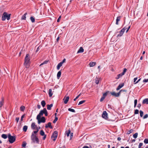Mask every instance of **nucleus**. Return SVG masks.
<instances>
[{"mask_svg":"<svg viewBox=\"0 0 148 148\" xmlns=\"http://www.w3.org/2000/svg\"><path fill=\"white\" fill-rule=\"evenodd\" d=\"M61 16H59L58 18V19H57V22H60V19H61Z\"/></svg>","mask_w":148,"mask_h":148,"instance_id":"obj_52","label":"nucleus"},{"mask_svg":"<svg viewBox=\"0 0 148 148\" xmlns=\"http://www.w3.org/2000/svg\"><path fill=\"white\" fill-rule=\"evenodd\" d=\"M143 143H139L138 145V148H141V147L143 145Z\"/></svg>","mask_w":148,"mask_h":148,"instance_id":"obj_47","label":"nucleus"},{"mask_svg":"<svg viewBox=\"0 0 148 148\" xmlns=\"http://www.w3.org/2000/svg\"><path fill=\"white\" fill-rule=\"evenodd\" d=\"M44 114L45 116H47L48 115V112L46 109L45 108H44L42 110H41L39 114L37 115L38 118L40 116H41L43 115V114Z\"/></svg>","mask_w":148,"mask_h":148,"instance_id":"obj_3","label":"nucleus"},{"mask_svg":"<svg viewBox=\"0 0 148 148\" xmlns=\"http://www.w3.org/2000/svg\"><path fill=\"white\" fill-rule=\"evenodd\" d=\"M123 75H122V74L121 73L117 75V77H116V79H119V78L121 77Z\"/></svg>","mask_w":148,"mask_h":148,"instance_id":"obj_25","label":"nucleus"},{"mask_svg":"<svg viewBox=\"0 0 148 148\" xmlns=\"http://www.w3.org/2000/svg\"><path fill=\"white\" fill-rule=\"evenodd\" d=\"M25 114H23L21 117V121H23V118H24L25 116Z\"/></svg>","mask_w":148,"mask_h":148,"instance_id":"obj_48","label":"nucleus"},{"mask_svg":"<svg viewBox=\"0 0 148 148\" xmlns=\"http://www.w3.org/2000/svg\"><path fill=\"white\" fill-rule=\"evenodd\" d=\"M85 102V100H83V101H80L79 102L78 105H80L82 104H83V103H84Z\"/></svg>","mask_w":148,"mask_h":148,"instance_id":"obj_36","label":"nucleus"},{"mask_svg":"<svg viewBox=\"0 0 148 148\" xmlns=\"http://www.w3.org/2000/svg\"><path fill=\"white\" fill-rule=\"evenodd\" d=\"M62 64H63L61 62H60L59 63L57 66V69L58 70H59L60 69V68L62 66Z\"/></svg>","mask_w":148,"mask_h":148,"instance_id":"obj_16","label":"nucleus"},{"mask_svg":"<svg viewBox=\"0 0 148 148\" xmlns=\"http://www.w3.org/2000/svg\"><path fill=\"white\" fill-rule=\"evenodd\" d=\"M1 137L4 139H6L7 137V135L5 134H4L2 135Z\"/></svg>","mask_w":148,"mask_h":148,"instance_id":"obj_29","label":"nucleus"},{"mask_svg":"<svg viewBox=\"0 0 148 148\" xmlns=\"http://www.w3.org/2000/svg\"><path fill=\"white\" fill-rule=\"evenodd\" d=\"M3 103H4L3 99H2V100L0 102V108L3 105Z\"/></svg>","mask_w":148,"mask_h":148,"instance_id":"obj_28","label":"nucleus"},{"mask_svg":"<svg viewBox=\"0 0 148 148\" xmlns=\"http://www.w3.org/2000/svg\"><path fill=\"white\" fill-rule=\"evenodd\" d=\"M27 14V13H25L21 17V19L22 20H25L26 18V15Z\"/></svg>","mask_w":148,"mask_h":148,"instance_id":"obj_26","label":"nucleus"},{"mask_svg":"<svg viewBox=\"0 0 148 148\" xmlns=\"http://www.w3.org/2000/svg\"><path fill=\"white\" fill-rule=\"evenodd\" d=\"M126 29V28L125 27H124L120 31L119 34L117 35V37H118V36H122Z\"/></svg>","mask_w":148,"mask_h":148,"instance_id":"obj_8","label":"nucleus"},{"mask_svg":"<svg viewBox=\"0 0 148 148\" xmlns=\"http://www.w3.org/2000/svg\"><path fill=\"white\" fill-rule=\"evenodd\" d=\"M61 71H60L57 73V77L58 79H59L61 75Z\"/></svg>","mask_w":148,"mask_h":148,"instance_id":"obj_21","label":"nucleus"},{"mask_svg":"<svg viewBox=\"0 0 148 148\" xmlns=\"http://www.w3.org/2000/svg\"><path fill=\"white\" fill-rule=\"evenodd\" d=\"M148 117V114H145L143 116V119H146Z\"/></svg>","mask_w":148,"mask_h":148,"instance_id":"obj_46","label":"nucleus"},{"mask_svg":"<svg viewBox=\"0 0 148 148\" xmlns=\"http://www.w3.org/2000/svg\"><path fill=\"white\" fill-rule=\"evenodd\" d=\"M31 139L33 143H38L39 140L38 138L36 135L33 133H32L31 136Z\"/></svg>","mask_w":148,"mask_h":148,"instance_id":"obj_2","label":"nucleus"},{"mask_svg":"<svg viewBox=\"0 0 148 148\" xmlns=\"http://www.w3.org/2000/svg\"><path fill=\"white\" fill-rule=\"evenodd\" d=\"M48 62V61H47V60H46L44 62H43V63H42L40 65V66L43 64H46Z\"/></svg>","mask_w":148,"mask_h":148,"instance_id":"obj_34","label":"nucleus"},{"mask_svg":"<svg viewBox=\"0 0 148 148\" xmlns=\"http://www.w3.org/2000/svg\"><path fill=\"white\" fill-rule=\"evenodd\" d=\"M96 64V62H90V67L94 66Z\"/></svg>","mask_w":148,"mask_h":148,"instance_id":"obj_20","label":"nucleus"},{"mask_svg":"<svg viewBox=\"0 0 148 148\" xmlns=\"http://www.w3.org/2000/svg\"><path fill=\"white\" fill-rule=\"evenodd\" d=\"M141 106V104L140 103L139 104H138V107L139 108H140Z\"/></svg>","mask_w":148,"mask_h":148,"instance_id":"obj_63","label":"nucleus"},{"mask_svg":"<svg viewBox=\"0 0 148 148\" xmlns=\"http://www.w3.org/2000/svg\"><path fill=\"white\" fill-rule=\"evenodd\" d=\"M139 112V110H138L136 109L135 110L134 114H138Z\"/></svg>","mask_w":148,"mask_h":148,"instance_id":"obj_43","label":"nucleus"},{"mask_svg":"<svg viewBox=\"0 0 148 148\" xmlns=\"http://www.w3.org/2000/svg\"><path fill=\"white\" fill-rule=\"evenodd\" d=\"M47 109L48 110H51V108L53 106V104H51L50 105H47Z\"/></svg>","mask_w":148,"mask_h":148,"instance_id":"obj_18","label":"nucleus"},{"mask_svg":"<svg viewBox=\"0 0 148 148\" xmlns=\"http://www.w3.org/2000/svg\"><path fill=\"white\" fill-rule=\"evenodd\" d=\"M9 141L11 143H14L16 140V137L15 136H12L10 134H9L8 135Z\"/></svg>","mask_w":148,"mask_h":148,"instance_id":"obj_5","label":"nucleus"},{"mask_svg":"<svg viewBox=\"0 0 148 148\" xmlns=\"http://www.w3.org/2000/svg\"><path fill=\"white\" fill-rule=\"evenodd\" d=\"M10 14H8L6 12H4L2 15V21H5L6 19L8 20H9L10 18Z\"/></svg>","mask_w":148,"mask_h":148,"instance_id":"obj_4","label":"nucleus"},{"mask_svg":"<svg viewBox=\"0 0 148 148\" xmlns=\"http://www.w3.org/2000/svg\"><path fill=\"white\" fill-rule=\"evenodd\" d=\"M142 103L143 104H148V98L144 99L143 100Z\"/></svg>","mask_w":148,"mask_h":148,"instance_id":"obj_15","label":"nucleus"},{"mask_svg":"<svg viewBox=\"0 0 148 148\" xmlns=\"http://www.w3.org/2000/svg\"><path fill=\"white\" fill-rule=\"evenodd\" d=\"M49 95L50 97H51L53 93H52V90L51 89L49 90Z\"/></svg>","mask_w":148,"mask_h":148,"instance_id":"obj_24","label":"nucleus"},{"mask_svg":"<svg viewBox=\"0 0 148 148\" xmlns=\"http://www.w3.org/2000/svg\"><path fill=\"white\" fill-rule=\"evenodd\" d=\"M70 134V139H71L73 137V133H71Z\"/></svg>","mask_w":148,"mask_h":148,"instance_id":"obj_51","label":"nucleus"},{"mask_svg":"<svg viewBox=\"0 0 148 148\" xmlns=\"http://www.w3.org/2000/svg\"><path fill=\"white\" fill-rule=\"evenodd\" d=\"M107 93H105L103 94V96L104 97H105L107 96Z\"/></svg>","mask_w":148,"mask_h":148,"instance_id":"obj_54","label":"nucleus"},{"mask_svg":"<svg viewBox=\"0 0 148 148\" xmlns=\"http://www.w3.org/2000/svg\"><path fill=\"white\" fill-rule=\"evenodd\" d=\"M81 95V93H80L79 95H78L76 97L77 98H78Z\"/></svg>","mask_w":148,"mask_h":148,"instance_id":"obj_61","label":"nucleus"},{"mask_svg":"<svg viewBox=\"0 0 148 148\" xmlns=\"http://www.w3.org/2000/svg\"><path fill=\"white\" fill-rule=\"evenodd\" d=\"M41 118V116L38 118V115L36 117V119L38 121V123L40 124L41 123H45V119L44 117L42 116Z\"/></svg>","mask_w":148,"mask_h":148,"instance_id":"obj_6","label":"nucleus"},{"mask_svg":"<svg viewBox=\"0 0 148 148\" xmlns=\"http://www.w3.org/2000/svg\"><path fill=\"white\" fill-rule=\"evenodd\" d=\"M138 134L137 133H135L133 135V137L134 138H136L138 136Z\"/></svg>","mask_w":148,"mask_h":148,"instance_id":"obj_31","label":"nucleus"},{"mask_svg":"<svg viewBox=\"0 0 148 148\" xmlns=\"http://www.w3.org/2000/svg\"><path fill=\"white\" fill-rule=\"evenodd\" d=\"M140 116L141 117H142L143 116V112L142 110H140Z\"/></svg>","mask_w":148,"mask_h":148,"instance_id":"obj_37","label":"nucleus"},{"mask_svg":"<svg viewBox=\"0 0 148 148\" xmlns=\"http://www.w3.org/2000/svg\"><path fill=\"white\" fill-rule=\"evenodd\" d=\"M41 104L43 108L45 107V105L46 103L45 101L44 100L42 101L41 103Z\"/></svg>","mask_w":148,"mask_h":148,"instance_id":"obj_23","label":"nucleus"},{"mask_svg":"<svg viewBox=\"0 0 148 148\" xmlns=\"http://www.w3.org/2000/svg\"><path fill=\"white\" fill-rule=\"evenodd\" d=\"M71 130H69L68 131H66V134L67 136L68 137L69 136V135L71 133Z\"/></svg>","mask_w":148,"mask_h":148,"instance_id":"obj_19","label":"nucleus"},{"mask_svg":"<svg viewBox=\"0 0 148 148\" xmlns=\"http://www.w3.org/2000/svg\"><path fill=\"white\" fill-rule=\"evenodd\" d=\"M68 110L69 111H70V112H75V110L73 109H71V108H69L68 109Z\"/></svg>","mask_w":148,"mask_h":148,"instance_id":"obj_33","label":"nucleus"},{"mask_svg":"<svg viewBox=\"0 0 148 148\" xmlns=\"http://www.w3.org/2000/svg\"><path fill=\"white\" fill-rule=\"evenodd\" d=\"M31 127L33 129H35V128L37 127L35 125L34 123H32L31 125Z\"/></svg>","mask_w":148,"mask_h":148,"instance_id":"obj_17","label":"nucleus"},{"mask_svg":"<svg viewBox=\"0 0 148 148\" xmlns=\"http://www.w3.org/2000/svg\"><path fill=\"white\" fill-rule=\"evenodd\" d=\"M108 114L106 111L103 112L102 114V117L105 119H107L108 118Z\"/></svg>","mask_w":148,"mask_h":148,"instance_id":"obj_11","label":"nucleus"},{"mask_svg":"<svg viewBox=\"0 0 148 148\" xmlns=\"http://www.w3.org/2000/svg\"><path fill=\"white\" fill-rule=\"evenodd\" d=\"M44 136L43 138V140H45L46 137V135H45Z\"/></svg>","mask_w":148,"mask_h":148,"instance_id":"obj_59","label":"nucleus"},{"mask_svg":"<svg viewBox=\"0 0 148 148\" xmlns=\"http://www.w3.org/2000/svg\"><path fill=\"white\" fill-rule=\"evenodd\" d=\"M58 120V117H57L56 116H55V119L53 120V123H55L56 122V121Z\"/></svg>","mask_w":148,"mask_h":148,"instance_id":"obj_39","label":"nucleus"},{"mask_svg":"<svg viewBox=\"0 0 148 148\" xmlns=\"http://www.w3.org/2000/svg\"><path fill=\"white\" fill-rule=\"evenodd\" d=\"M66 62V59H64L61 62L62 63V64H63L65 62Z\"/></svg>","mask_w":148,"mask_h":148,"instance_id":"obj_53","label":"nucleus"},{"mask_svg":"<svg viewBox=\"0 0 148 148\" xmlns=\"http://www.w3.org/2000/svg\"><path fill=\"white\" fill-rule=\"evenodd\" d=\"M100 79L98 78H96L95 79V82L96 84H98L99 82Z\"/></svg>","mask_w":148,"mask_h":148,"instance_id":"obj_22","label":"nucleus"},{"mask_svg":"<svg viewBox=\"0 0 148 148\" xmlns=\"http://www.w3.org/2000/svg\"><path fill=\"white\" fill-rule=\"evenodd\" d=\"M26 145V143L25 142H23V143L22 145V146L25 147Z\"/></svg>","mask_w":148,"mask_h":148,"instance_id":"obj_44","label":"nucleus"},{"mask_svg":"<svg viewBox=\"0 0 148 148\" xmlns=\"http://www.w3.org/2000/svg\"><path fill=\"white\" fill-rule=\"evenodd\" d=\"M58 135V132L56 131H54V133L52 134L51 136V138L54 141H55L56 140Z\"/></svg>","mask_w":148,"mask_h":148,"instance_id":"obj_7","label":"nucleus"},{"mask_svg":"<svg viewBox=\"0 0 148 148\" xmlns=\"http://www.w3.org/2000/svg\"><path fill=\"white\" fill-rule=\"evenodd\" d=\"M39 47H38V48H37V50H36V53H37V52L38 51V49H39Z\"/></svg>","mask_w":148,"mask_h":148,"instance_id":"obj_64","label":"nucleus"},{"mask_svg":"<svg viewBox=\"0 0 148 148\" xmlns=\"http://www.w3.org/2000/svg\"><path fill=\"white\" fill-rule=\"evenodd\" d=\"M27 126L25 125L24 126L23 128V130L24 132H26L27 131Z\"/></svg>","mask_w":148,"mask_h":148,"instance_id":"obj_27","label":"nucleus"},{"mask_svg":"<svg viewBox=\"0 0 148 148\" xmlns=\"http://www.w3.org/2000/svg\"><path fill=\"white\" fill-rule=\"evenodd\" d=\"M141 78L139 79L136 82L134 83V84H136L137 83H138L140 81V80H141Z\"/></svg>","mask_w":148,"mask_h":148,"instance_id":"obj_56","label":"nucleus"},{"mask_svg":"<svg viewBox=\"0 0 148 148\" xmlns=\"http://www.w3.org/2000/svg\"><path fill=\"white\" fill-rule=\"evenodd\" d=\"M121 91V90L120 91V92L118 93H116L115 92H110V94L111 95L113 96H114L116 97H119L120 93V92Z\"/></svg>","mask_w":148,"mask_h":148,"instance_id":"obj_9","label":"nucleus"},{"mask_svg":"<svg viewBox=\"0 0 148 148\" xmlns=\"http://www.w3.org/2000/svg\"><path fill=\"white\" fill-rule=\"evenodd\" d=\"M19 118H16V121H17V122H18L19 120Z\"/></svg>","mask_w":148,"mask_h":148,"instance_id":"obj_58","label":"nucleus"},{"mask_svg":"<svg viewBox=\"0 0 148 148\" xmlns=\"http://www.w3.org/2000/svg\"><path fill=\"white\" fill-rule=\"evenodd\" d=\"M38 130H37V131H34L33 132V133L34 134H36V133H37L38 132Z\"/></svg>","mask_w":148,"mask_h":148,"instance_id":"obj_57","label":"nucleus"},{"mask_svg":"<svg viewBox=\"0 0 148 148\" xmlns=\"http://www.w3.org/2000/svg\"><path fill=\"white\" fill-rule=\"evenodd\" d=\"M143 82H148V79H144L143 81Z\"/></svg>","mask_w":148,"mask_h":148,"instance_id":"obj_49","label":"nucleus"},{"mask_svg":"<svg viewBox=\"0 0 148 148\" xmlns=\"http://www.w3.org/2000/svg\"><path fill=\"white\" fill-rule=\"evenodd\" d=\"M124 84L123 83L120 84L118 86L117 88H116V90H119L121 88L124 86Z\"/></svg>","mask_w":148,"mask_h":148,"instance_id":"obj_14","label":"nucleus"},{"mask_svg":"<svg viewBox=\"0 0 148 148\" xmlns=\"http://www.w3.org/2000/svg\"><path fill=\"white\" fill-rule=\"evenodd\" d=\"M137 99L135 100L134 101V107H136V105L137 103Z\"/></svg>","mask_w":148,"mask_h":148,"instance_id":"obj_41","label":"nucleus"},{"mask_svg":"<svg viewBox=\"0 0 148 148\" xmlns=\"http://www.w3.org/2000/svg\"><path fill=\"white\" fill-rule=\"evenodd\" d=\"M69 99V96H65L63 99L64 103L65 104H66L68 101Z\"/></svg>","mask_w":148,"mask_h":148,"instance_id":"obj_10","label":"nucleus"},{"mask_svg":"<svg viewBox=\"0 0 148 148\" xmlns=\"http://www.w3.org/2000/svg\"><path fill=\"white\" fill-rule=\"evenodd\" d=\"M127 70V69L126 68L124 69L122 73H121L123 75H124L125 73L126 72V71Z\"/></svg>","mask_w":148,"mask_h":148,"instance_id":"obj_38","label":"nucleus"},{"mask_svg":"<svg viewBox=\"0 0 148 148\" xmlns=\"http://www.w3.org/2000/svg\"><path fill=\"white\" fill-rule=\"evenodd\" d=\"M105 97H103L102 96L100 100V101L101 102L103 101V100L104 99Z\"/></svg>","mask_w":148,"mask_h":148,"instance_id":"obj_50","label":"nucleus"},{"mask_svg":"<svg viewBox=\"0 0 148 148\" xmlns=\"http://www.w3.org/2000/svg\"><path fill=\"white\" fill-rule=\"evenodd\" d=\"M133 131V130H129L127 132V134H130L131 133H132Z\"/></svg>","mask_w":148,"mask_h":148,"instance_id":"obj_42","label":"nucleus"},{"mask_svg":"<svg viewBox=\"0 0 148 148\" xmlns=\"http://www.w3.org/2000/svg\"><path fill=\"white\" fill-rule=\"evenodd\" d=\"M30 19L32 23H34L35 22V19L33 17H31Z\"/></svg>","mask_w":148,"mask_h":148,"instance_id":"obj_35","label":"nucleus"},{"mask_svg":"<svg viewBox=\"0 0 148 148\" xmlns=\"http://www.w3.org/2000/svg\"><path fill=\"white\" fill-rule=\"evenodd\" d=\"M20 109L21 111H24L25 109V107L23 106H21L20 108Z\"/></svg>","mask_w":148,"mask_h":148,"instance_id":"obj_30","label":"nucleus"},{"mask_svg":"<svg viewBox=\"0 0 148 148\" xmlns=\"http://www.w3.org/2000/svg\"><path fill=\"white\" fill-rule=\"evenodd\" d=\"M83 148H89V147L87 146H84L83 147Z\"/></svg>","mask_w":148,"mask_h":148,"instance_id":"obj_62","label":"nucleus"},{"mask_svg":"<svg viewBox=\"0 0 148 148\" xmlns=\"http://www.w3.org/2000/svg\"><path fill=\"white\" fill-rule=\"evenodd\" d=\"M84 51V49L82 47H81L79 49L77 52V53H83Z\"/></svg>","mask_w":148,"mask_h":148,"instance_id":"obj_13","label":"nucleus"},{"mask_svg":"<svg viewBox=\"0 0 148 148\" xmlns=\"http://www.w3.org/2000/svg\"><path fill=\"white\" fill-rule=\"evenodd\" d=\"M45 127L46 128H47L48 127H49V128L52 129L53 128L52 126H51V123L50 122L48 123L47 125H46Z\"/></svg>","mask_w":148,"mask_h":148,"instance_id":"obj_12","label":"nucleus"},{"mask_svg":"<svg viewBox=\"0 0 148 148\" xmlns=\"http://www.w3.org/2000/svg\"><path fill=\"white\" fill-rule=\"evenodd\" d=\"M40 134L41 135L43 136L45 135V132L43 130H41L40 131Z\"/></svg>","mask_w":148,"mask_h":148,"instance_id":"obj_32","label":"nucleus"},{"mask_svg":"<svg viewBox=\"0 0 148 148\" xmlns=\"http://www.w3.org/2000/svg\"><path fill=\"white\" fill-rule=\"evenodd\" d=\"M40 107H41V106H40L39 105H37V108L39 109L40 108Z\"/></svg>","mask_w":148,"mask_h":148,"instance_id":"obj_60","label":"nucleus"},{"mask_svg":"<svg viewBox=\"0 0 148 148\" xmlns=\"http://www.w3.org/2000/svg\"><path fill=\"white\" fill-rule=\"evenodd\" d=\"M144 142L145 144H148V139L147 138L145 139L144 140Z\"/></svg>","mask_w":148,"mask_h":148,"instance_id":"obj_40","label":"nucleus"},{"mask_svg":"<svg viewBox=\"0 0 148 148\" xmlns=\"http://www.w3.org/2000/svg\"><path fill=\"white\" fill-rule=\"evenodd\" d=\"M121 17V16H120L117 17L116 18V21H119L120 20Z\"/></svg>","mask_w":148,"mask_h":148,"instance_id":"obj_45","label":"nucleus"},{"mask_svg":"<svg viewBox=\"0 0 148 148\" xmlns=\"http://www.w3.org/2000/svg\"><path fill=\"white\" fill-rule=\"evenodd\" d=\"M138 78L136 77L134 78V82H135L136 81L137 79Z\"/></svg>","mask_w":148,"mask_h":148,"instance_id":"obj_55","label":"nucleus"},{"mask_svg":"<svg viewBox=\"0 0 148 148\" xmlns=\"http://www.w3.org/2000/svg\"><path fill=\"white\" fill-rule=\"evenodd\" d=\"M30 58L29 55L28 54H27L25 58L24 65L26 68L29 67L30 64Z\"/></svg>","mask_w":148,"mask_h":148,"instance_id":"obj_1","label":"nucleus"}]
</instances>
